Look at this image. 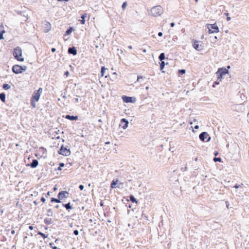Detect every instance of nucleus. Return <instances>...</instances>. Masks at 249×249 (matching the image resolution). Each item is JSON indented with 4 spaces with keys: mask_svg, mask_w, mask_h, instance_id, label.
I'll return each mask as SVG.
<instances>
[{
    "mask_svg": "<svg viewBox=\"0 0 249 249\" xmlns=\"http://www.w3.org/2000/svg\"><path fill=\"white\" fill-rule=\"evenodd\" d=\"M13 55L14 58L18 61H24V58L22 57V51L20 47L17 46L13 49Z\"/></svg>",
    "mask_w": 249,
    "mask_h": 249,
    "instance_id": "obj_1",
    "label": "nucleus"
},
{
    "mask_svg": "<svg viewBox=\"0 0 249 249\" xmlns=\"http://www.w3.org/2000/svg\"><path fill=\"white\" fill-rule=\"evenodd\" d=\"M27 69V67L26 66H20L18 64L14 65L12 67V71L15 74L21 73L26 71Z\"/></svg>",
    "mask_w": 249,
    "mask_h": 249,
    "instance_id": "obj_2",
    "label": "nucleus"
},
{
    "mask_svg": "<svg viewBox=\"0 0 249 249\" xmlns=\"http://www.w3.org/2000/svg\"><path fill=\"white\" fill-rule=\"evenodd\" d=\"M228 73L229 71L225 67L218 68L215 73L217 78L219 79V81H222L223 79V76Z\"/></svg>",
    "mask_w": 249,
    "mask_h": 249,
    "instance_id": "obj_3",
    "label": "nucleus"
},
{
    "mask_svg": "<svg viewBox=\"0 0 249 249\" xmlns=\"http://www.w3.org/2000/svg\"><path fill=\"white\" fill-rule=\"evenodd\" d=\"M162 8L160 6H156L151 8L150 10V13L152 16L154 17L159 16L161 15L162 12Z\"/></svg>",
    "mask_w": 249,
    "mask_h": 249,
    "instance_id": "obj_4",
    "label": "nucleus"
},
{
    "mask_svg": "<svg viewBox=\"0 0 249 249\" xmlns=\"http://www.w3.org/2000/svg\"><path fill=\"white\" fill-rule=\"evenodd\" d=\"M207 27L208 29L209 34L217 33L219 32V28L216 23L213 24H207Z\"/></svg>",
    "mask_w": 249,
    "mask_h": 249,
    "instance_id": "obj_5",
    "label": "nucleus"
},
{
    "mask_svg": "<svg viewBox=\"0 0 249 249\" xmlns=\"http://www.w3.org/2000/svg\"><path fill=\"white\" fill-rule=\"evenodd\" d=\"M58 153L59 154L64 156H68L71 154L70 149L68 148L67 147L64 146L63 144L61 146L60 149L58 151Z\"/></svg>",
    "mask_w": 249,
    "mask_h": 249,
    "instance_id": "obj_6",
    "label": "nucleus"
},
{
    "mask_svg": "<svg viewBox=\"0 0 249 249\" xmlns=\"http://www.w3.org/2000/svg\"><path fill=\"white\" fill-rule=\"evenodd\" d=\"M42 90L43 89L42 88H39L38 89L35 90L32 94L31 99L38 102L40 99Z\"/></svg>",
    "mask_w": 249,
    "mask_h": 249,
    "instance_id": "obj_7",
    "label": "nucleus"
},
{
    "mask_svg": "<svg viewBox=\"0 0 249 249\" xmlns=\"http://www.w3.org/2000/svg\"><path fill=\"white\" fill-rule=\"evenodd\" d=\"M199 139L203 142H209L211 141V137L209 136L207 132H202L199 135Z\"/></svg>",
    "mask_w": 249,
    "mask_h": 249,
    "instance_id": "obj_8",
    "label": "nucleus"
},
{
    "mask_svg": "<svg viewBox=\"0 0 249 249\" xmlns=\"http://www.w3.org/2000/svg\"><path fill=\"white\" fill-rule=\"evenodd\" d=\"M123 101L125 103H134L136 102L137 99L135 97L128 96L126 95H123L122 96Z\"/></svg>",
    "mask_w": 249,
    "mask_h": 249,
    "instance_id": "obj_9",
    "label": "nucleus"
},
{
    "mask_svg": "<svg viewBox=\"0 0 249 249\" xmlns=\"http://www.w3.org/2000/svg\"><path fill=\"white\" fill-rule=\"evenodd\" d=\"M69 195V193L68 192L66 191H61L58 193L57 197H59L60 200L61 201L63 199L67 198Z\"/></svg>",
    "mask_w": 249,
    "mask_h": 249,
    "instance_id": "obj_10",
    "label": "nucleus"
},
{
    "mask_svg": "<svg viewBox=\"0 0 249 249\" xmlns=\"http://www.w3.org/2000/svg\"><path fill=\"white\" fill-rule=\"evenodd\" d=\"M44 32L45 33H48L51 30L52 28V25L51 23L47 21H44Z\"/></svg>",
    "mask_w": 249,
    "mask_h": 249,
    "instance_id": "obj_11",
    "label": "nucleus"
},
{
    "mask_svg": "<svg viewBox=\"0 0 249 249\" xmlns=\"http://www.w3.org/2000/svg\"><path fill=\"white\" fill-rule=\"evenodd\" d=\"M193 42V48L198 51H200L202 49V48H200L199 43L201 42L200 41H198L197 40L193 39L192 40Z\"/></svg>",
    "mask_w": 249,
    "mask_h": 249,
    "instance_id": "obj_12",
    "label": "nucleus"
},
{
    "mask_svg": "<svg viewBox=\"0 0 249 249\" xmlns=\"http://www.w3.org/2000/svg\"><path fill=\"white\" fill-rule=\"evenodd\" d=\"M38 165V161L36 159H33L32 162L26 164V166L32 168H36Z\"/></svg>",
    "mask_w": 249,
    "mask_h": 249,
    "instance_id": "obj_13",
    "label": "nucleus"
},
{
    "mask_svg": "<svg viewBox=\"0 0 249 249\" xmlns=\"http://www.w3.org/2000/svg\"><path fill=\"white\" fill-rule=\"evenodd\" d=\"M68 53L73 55H76L77 54V51L75 47L72 46L68 48Z\"/></svg>",
    "mask_w": 249,
    "mask_h": 249,
    "instance_id": "obj_14",
    "label": "nucleus"
},
{
    "mask_svg": "<svg viewBox=\"0 0 249 249\" xmlns=\"http://www.w3.org/2000/svg\"><path fill=\"white\" fill-rule=\"evenodd\" d=\"M120 122L122 124L123 129H126L128 126L129 122L128 120L125 118H122L121 119Z\"/></svg>",
    "mask_w": 249,
    "mask_h": 249,
    "instance_id": "obj_15",
    "label": "nucleus"
},
{
    "mask_svg": "<svg viewBox=\"0 0 249 249\" xmlns=\"http://www.w3.org/2000/svg\"><path fill=\"white\" fill-rule=\"evenodd\" d=\"M66 119L69 120L70 121H76L78 119V116L77 115H71L70 114L66 115L65 116H63Z\"/></svg>",
    "mask_w": 249,
    "mask_h": 249,
    "instance_id": "obj_16",
    "label": "nucleus"
},
{
    "mask_svg": "<svg viewBox=\"0 0 249 249\" xmlns=\"http://www.w3.org/2000/svg\"><path fill=\"white\" fill-rule=\"evenodd\" d=\"M119 180L118 179H113L110 184V187L112 189L119 188V185H117Z\"/></svg>",
    "mask_w": 249,
    "mask_h": 249,
    "instance_id": "obj_17",
    "label": "nucleus"
},
{
    "mask_svg": "<svg viewBox=\"0 0 249 249\" xmlns=\"http://www.w3.org/2000/svg\"><path fill=\"white\" fill-rule=\"evenodd\" d=\"M74 30V29L73 27H71V26L69 27L67 29L66 31L65 32L64 36H68V35H70L72 33V32Z\"/></svg>",
    "mask_w": 249,
    "mask_h": 249,
    "instance_id": "obj_18",
    "label": "nucleus"
},
{
    "mask_svg": "<svg viewBox=\"0 0 249 249\" xmlns=\"http://www.w3.org/2000/svg\"><path fill=\"white\" fill-rule=\"evenodd\" d=\"M87 17V13H84V14H82L81 15V19L79 20V21L80 22V23L81 24H85V23L86 22L85 18Z\"/></svg>",
    "mask_w": 249,
    "mask_h": 249,
    "instance_id": "obj_19",
    "label": "nucleus"
},
{
    "mask_svg": "<svg viewBox=\"0 0 249 249\" xmlns=\"http://www.w3.org/2000/svg\"><path fill=\"white\" fill-rule=\"evenodd\" d=\"M129 199H126V200L127 202H129V200H130L132 203H134L136 204L138 203V200L137 199L134 197V196L133 195H130L129 196Z\"/></svg>",
    "mask_w": 249,
    "mask_h": 249,
    "instance_id": "obj_20",
    "label": "nucleus"
},
{
    "mask_svg": "<svg viewBox=\"0 0 249 249\" xmlns=\"http://www.w3.org/2000/svg\"><path fill=\"white\" fill-rule=\"evenodd\" d=\"M62 206L65 207L67 210L70 211V210H72L73 208L70 202H68L67 203H63Z\"/></svg>",
    "mask_w": 249,
    "mask_h": 249,
    "instance_id": "obj_21",
    "label": "nucleus"
},
{
    "mask_svg": "<svg viewBox=\"0 0 249 249\" xmlns=\"http://www.w3.org/2000/svg\"><path fill=\"white\" fill-rule=\"evenodd\" d=\"M0 100L2 103L6 101V94L4 92L0 93Z\"/></svg>",
    "mask_w": 249,
    "mask_h": 249,
    "instance_id": "obj_22",
    "label": "nucleus"
},
{
    "mask_svg": "<svg viewBox=\"0 0 249 249\" xmlns=\"http://www.w3.org/2000/svg\"><path fill=\"white\" fill-rule=\"evenodd\" d=\"M50 200H51L50 201L51 203L55 202V203H59L61 202L59 197H57V198H54V197H51Z\"/></svg>",
    "mask_w": 249,
    "mask_h": 249,
    "instance_id": "obj_23",
    "label": "nucleus"
},
{
    "mask_svg": "<svg viewBox=\"0 0 249 249\" xmlns=\"http://www.w3.org/2000/svg\"><path fill=\"white\" fill-rule=\"evenodd\" d=\"M44 222L46 225H50L52 223V220L50 218H46L44 220Z\"/></svg>",
    "mask_w": 249,
    "mask_h": 249,
    "instance_id": "obj_24",
    "label": "nucleus"
},
{
    "mask_svg": "<svg viewBox=\"0 0 249 249\" xmlns=\"http://www.w3.org/2000/svg\"><path fill=\"white\" fill-rule=\"evenodd\" d=\"M2 89L5 90L9 89L11 88V86L8 84L4 83L2 86Z\"/></svg>",
    "mask_w": 249,
    "mask_h": 249,
    "instance_id": "obj_25",
    "label": "nucleus"
},
{
    "mask_svg": "<svg viewBox=\"0 0 249 249\" xmlns=\"http://www.w3.org/2000/svg\"><path fill=\"white\" fill-rule=\"evenodd\" d=\"M106 68L105 66H102L101 69L100 75L101 77H103L105 75V73L106 70Z\"/></svg>",
    "mask_w": 249,
    "mask_h": 249,
    "instance_id": "obj_26",
    "label": "nucleus"
},
{
    "mask_svg": "<svg viewBox=\"0 0 249 249\" xmlns=\"http://www.w3.org/2000/svg\"><path fill=\"white\" fill-rule=\"evenodd\" d=\"M165 59V55L164 53H161L159 56V59L160 61H163V60Z\"/></svg>",
    "mask_w": 249,
    "mask_h": 249,
    "instance_id": "obj_27",
    "label": "nucleus"
},
{
    "mask_svg": "<svg viewBox=\"0 0 249 249\" xmlns=\"http://www.w3.org/2000/svg\"><path fill=\"white\" fill-rule=\"evenodd\" d=\"M65 166V164L63 162H59V166L57 168H55V170L56 171V170H58V171H61L62 170V168L64 167Z\"/></svg>",
    "mask_w": 249,
    "mask_h": 249,
    "instance_id": "obj_28",
    "label": "nucleus"
},
{
    "mask_svg": "<svg viewBox=\"0 0 249 249\" xmlns=\"http://www.w3.org/2000/svg\"><path fill=\"white\" fill-rule=\"evenodd\" d=\"M186 72V70L185 69H179L178 70V75L179 76L185 74Z\"/></svg>",
    "mask_w": 249,
    "mask_h": 249,
    "instance_id": "obj_29",
    "label": "nucleus"
},
{
    "mask_svg": "<svg viewBox=\"0 0 249 249\" xmlns=\"http://www.w3.org/2000/svg\"><path fill=\"white\" fill-rule=\"evenodd\" d=\"M37 234L40 235L44 239H46L48 237V235H47L40 231H38Z\"/></svg>",
    "mask_w": 249,
    "mask_h": 249,
    "instance_id": "obj_30",
    "label": "nucleus"
},
{
    "mask_svg": "<svg viewBox=\"0 0 249 249\" xmlns=\"http://www.w3.org/2000/svg\"><path fill=\"white\" fill-rule=\"evenodd\" d=\"M165 65V63L164 61H161L160 63V71H162V70L164 68Z\"/></svg>",
    "mask_w": 249,
    "mask_h": 249,
    "instance_id": "obj_31",
    "label": "nucleus"
},
{
    "mask_svg": "<svg viewBox=\"0 0 249 249\" xmlns=\"http://www.w3.org/2000/svg\"><path fill=\"white\" fill-rule=\"evenodd\" d=\"M5 32V31L4 29H0V40L3 39L4 38L3 35Z\"/></svg>",
    "mask_w": 249,
    "mask_h": 249,
    "instance_id": "obj_32",
    "label": "nucleus"
},
{
    "mask_svg": "<svg viewBox=\"0 0 249 249\" xmlns=\"http://www.w3.org/2000/svg\"><path fill=\"white\" fill-rule=\"evenodd\" d=\"M213 160L215 162H221L222 161V159L220 157H216L213 158Z\"/></svg>",
    "mask_w": 249,
    "mask_h": 249,
    "instance_id": "obj_33",
    "label": "nucleus"
},
{
    "mask_svg": "<svg viewBox=\"0 0 249 249\" xmlns=\"http://www.w3.org/2000/svg\"><path fill=\"white\" fill-rule=\"evenodd\" d=\"M221 81H219V79L217 78V80L213 82L212 87L213 88H215L216 86L219 85Z\"/></svg>",
    "mask_w": 249,
    "mask_h": 249,
    "instance_id": "obj_34",
    "label": "nucleus"
},
{
    "mask_svg": "<svg viewBox=\"0 0 249 249\" xmlns=\"http://www.w3.org/2000/svg\"><path fill=\"white\" fill-rule=\"evenodd\" d=\"M47 215L48 216H51L53 215V211L51 209L47 210Z\"/></svg>",
    "mask_w": 249,
    "mask_h": 249,
    "instance_id": "obj_35",
    "label": "nucleus"
},
{
    "mask_svg": "<svg viewBox=\"0 0 249 249\" xmlns=\"http://www.w3.org/2000/svg\"><path fill=\"white\" fill-rule=\"evenodd\" d=\"M36 101L31 99V106L34 108L36 107Z\"/></svg>",
    "mask_w": 249,
    "mask_h": 249,
    "instance_id": "obj_36",
    "label": "nucleus"
},
{
    "mask_svg": "<svg viewBox=\"0 0 249 249\" xmlns=\"http://www.w3.org/2000/svg\"><path fill=\"white\" fill-rule=\"evenodd\" d=\"M224 15L227 17L226 19H227V21L231 20V17H229V13H228V12L224 13Z\"/></svg>",
    "mask_w": 249,
    "mask_h": 249,
    "instance_id": "obj_37",
    "label": "nucleus"
},
{
    "mask_svg": "<svg viewBox=\"0 0 249 249\" xmlns=\"http://www.w3.org/2000/svg\"><path fill=\"white\" fill-rule=\"evenodd\" d=\"M53 243L51 242L49 243V246L52 248V249H57V248L56 246H53Z\"/></svg>",
    "mask_w": 249,
    "mask_h": 249,
    "instance_id": "obj_38",
    "label": "nucleus"
},
{
    "mask_svg": "<svg viewBox=\"0 0 249 249\" xmlns=\"http://www.w3.org/2000/svg\"><path fill=\"white\" fill-rule=\"evenodd\" d=\"M127 5V2H126V1H125V2H123V4H122V9H123V10H124V9L126 8V7Z\"/></svg>",
    "mask_w": 249,
    "mask_h": 249,
    "instance_id": "obj_39",
    "label": "nucleus"
},
{
    "mask_svg": "<svg viewBox=\"0 0 249 249\" xmlns=\"http://www.w3.org/2000/svg\"><path fill=\"white\" fill-rule=\"evenodd\" d=\"M188 170V168L187 166H185L184 167H182L181 169H180V170L182 172H184V171H187Z\"/></svg>",
    "mask_w": 249,
    "mask_h": 249,
    "instance_id": "obj_40",
    "label": "nucleus"
},
{
    "mask_svg": "<svg viewBox=\"0 0 249 249\" xmlns=\"http://www.w3.org/2000/svg\"><path fill=\"white\" fill-rule=\"evenodd\" d=\"M69 75H70V72L68 71H65V72L64 73V76L68 77Z\"/></svg>",
    "mask_w": 249,
    "mask_h": 249,
    "instance_id": "obj_41",
    "label": "nucleus"
},
{
    "mask_svg": "<svg viewBox=\"0 0 249 249\" xmlns=\"http://www.w3.org/2000/svg\"><path fill=\"white\" fill-rule=\"evenodd\" d=\"M142 78H143V76H142L139 75L137 76V81H138V82H140V79H142Z\"/></svg>",
    "mask_w": 249,
    "mask_h": 249,
    "instance_id": "obj_42",
    "label": "nucleus"
},
{
    "mask_svg": "<svg viewBox=\"0 0 249 249\" xmlns=\"http://www.w3.org/2000/svg\"><path fill=\"white\" fill-rule=\"evenodd\" d=\"M73 234L75 235H78L79 234V231L77 230H75L73 231Z\"/></svg>",
    "mask_w": 249,
    "mask_h": 249,
    "instance_id": "obj_43",
    "label": "nucleus"
},
{
    "mask_svg": "<svg viewBox=\"0 0 249 249\" xmlns=\"http://www.w3.org/2000/svg\"><path fill=\"white\" fill-rule=\"evenodd\" d=\"M84 186L83 184H80V185H79V189L81 191L83 190L84 189Z\"/></svg>",
    "mask_w": 249,
    "mask_h": 249,
    "instance_id": "obj_44",
    "label": "nucleus"
},
{
    "mask_svg": "<svg viewBox=\"0 0 249 249\" xmlns=\"http://www.w3.org/2000/svg\"><path fill=\"white\" fill-rule=\"evenodd\" d=\"M40 200H41V201L42 203H45V201H46V199H45V198L44 197H43V196H42V197H41V199H40Z\"/></svg>",
    "mask_w": 249,
    "mask_h": 249,
    "instance_id": "obj_45",
    "label": "nucleus"
},
{
    "mask_svg": "<svg viewBox=\"0 0 249 249\" xmlns=\"http://www.w3.org/2000/svg\"><path fill=\"white\" fill-rule=\"evenodd\" d=\"M241 186L240 185L238 184H235V185L233 186L234 188H236V189H238Z\"/></svg>",
    "mask_w": 249,
    "mask_h": 249,
    "instance_id": "obj_46",
    "label": "nucleus"
},
{
    "mask_svg": "<svg viewBox=\"0 0 249 249\" xmlns=\"http://www.w3.org/2000/svg\"><path fill=\"white\" fill-rule=\"evenodd\" d=\"M225 204H226V207L229 209V206H230L229 202L228 201H225Z\"/></svg>",
    "mask_w": 249,
    "mask_h": 249,
    "instance_id": "obj_47",
    "label": "nucleus"
},
{
    "mask_svg": "<svg viewBox=\"0 0 249 249\" xmlns=\"http://www.w3.org/2000/svg\"><path fill=\"white\" fill-rule=\"evenodd\" d=\"M126 206L129 208H131L132 207V205L131 204H130L129 203H127L126 204Z\"/></svg>",
    "mask_w": 249,
    "mask_h": 249,
    "instance_id": "obj_48",
    "label": "nucleus"
},
{
    "mask_svg": "<svg viewBox=\"0 0 249 249\" xmlns=\"http://www.w3.org/2000/svg\"><path fill=\"white\" fill-rule=\"evenodd\" d=\"M66 92H64L63 93H62L61 94V96H62V97L64 99H66Z\"/></svg>",
    "mask_w": 249,
    "mask_h": 249,
    "instance_id": "obj_49",
    "label": "nucleus"
},
{
    "mask_svg": "<svg viewBox=\"0 0 249 249\" xmlns=\"http://www.w3.org/2000/svg\"><path fill=\"white\" fill-rule=\"evenodd\" d=\"M219 153L217 151H215L213 153V155H214L215 157L218 155Z\"/></svg>",
    "mask_w": 249,
    "mask_h": 249,
    "instance_id": "obj_50",
    "label": "nucleus"
},
{
    "mask_svg": "<svg viewBox=\"0 0 249 249\" xmlns=\"http://www.w3.org/2000/svg\"><path fill=\"white\" fill-rule=\"evenodd\" d=\"M52 193V192H50V191H48L46 194V197H48V196H50V194Z\"/></svg>",
    "mask_w": 249,
    "mask_h": 249,
    "instance_id": "obj_51",
    "label": "nucleus"
},
{
    "mask_svg": "<svg viewBox=\"0 0 249 249\" xmlns=\"http://www.w3.org/2000/svg\"><path fill=\"white\" fill-rule=\"evenodd\" d=\"M74 102L75 103H78L79 101V100L78 98H75L74 99Z\"/></svg>",
    "mask_w": 249,
    "mask_h": 249,
    "instance_id": "obj_52",
    "label": "nucleus"
},
{
    "mask_svg": "<svg viewBox=\"0 0 249 249\" xmlns=\"http://www.w3.org/2000/svg\"><path fill=\"white\" fill-rule=\"evenodd\" d=\"M142 217L143 218H144V219H147V220L148 219H147V217L146 216V215H145V214H144V213H142Z\"/></svg>",
    "mask_w": 249,
    "mask_h": 249,
    "instance_id": "obj_53",
    "label": "nucleus"
},
{
    "mask_svg": "<svg viewBox=\"0 0 249 249\" xmlns=\"http://www.w3.org/2000/svg\"><path fill=\"white\" fill-rule=\"evenodd\" d=\"M158 36H162V35H163V34L161 32H160L158 33Z\"/></svg>",
    "mask_w": 249,
    "mask_h": 249,
    "instance_id": "obj_54",
    "label": "nucleus"
},
{
    "mask_svg": "<svg viewBox=\"0 0 249 249\" xmlns=\"http://www.w3.org/2000/svg\"><path fill=\"white\" fill-rule=\"evenodd\" d=\"M51 51L52 53H54L56 51V49L54 48H52L51 49Z\"/></svg>",
    "mask_w": 249,
    "mask_h": 249,
    "instance_id": "obj_55",
    "label": "nucleus"
},
{
    "mask_svg": "<svg viewBox=\"0 0 249 249\" xmlns=\"http://www.w3.org/2000/svg\"><path fill=\"white\" fill-rule=\"evenodd\" d=\"M58 1L60 2H68L69 0H57Z\"/></svg>",
    "mask_w": 249,
    "mask_h": 249,
    "instance_id": "obj_56",
    "label": "nucleus"
},
{
    "mask_svg": "<svg viewBox=\"0 0 249 249\" xmlns=\"http://www.w3.org/2000/svg\"><path fill=\"white\" fill-rule=\"evenodd\" d=\"M175 23H174V22H171V23H170V26H171V27H174V26H175Z\"/></svg>",
    "mask_w": 249,
    "mask_h": 249,
    "instance_id": "obj_57",
    "label": "nucleus"
},
{
    "mask_svg": "<svg viewBox=\"0 0 249 249\" xmlns=\"http://www.w3.org/2000/svg\"><path fill=\"white\" fill-rule=\"evenodd\" d=\"M100 205L101 206V207H103L104 206V202L101 201H100Z\"/></svg>",
    "mask_w": 249,
    "mask_h": 249,
    "instance_id": "obj_58",
    "label": "nucleus"
},
{
    "mask_svg": "<svg viewBox=\"0 0 249 249\" xmlns=\"http://www.w3.org/2000/svg\"><path fill=\"white\" fill-rule=\"evenodd\" d=\"M29 229L30 230H33L34 229V227L33 226H29Z\"/></svg>",
    "mask_w": 249,
    "mask_h": 249,
    "instance_id": "obj_59",
    "label": "nucleus"
},
{
    "mask_svg": "<svg viewBox=\"0 0 249 249\" xmlns=\"http://www.w3.org/2000/svg\"><path fill=\"white\" fill-rule=\"evenodd\" d=\"M4 209H0V214H2L3 213Z\"/></svg>",
    "mask_w": 249,
    "mask_h": 249,
    "instance_id": "obj_60",
    "label": "nucleus"
},
{
    "mask_svg": "<svg viewBox=\"0 0 249 249\" xmlns=\"http://www.w3.org/2000/svg\"><path fill=\"white\" fill-rule=\"evenodd\" d=\"M11 233L12 234H14L15 233V231L14 230H12L11 231Z\"/></svg>",
    "mask_w": 249,
    "mask_h": 249,
    "instance_id": "obj_61",
    "label": "nucleus"
},
{
    "mask_svg": "<svg viewBox=\"0 0 249 249\" xmlns=\"http://www.w3.org/2000/svg\"><path fill=\"white\" fill-rule=\"evenodd\" d=\"M199 128V126L198 125H196L195 126H194V129H197Z\"/></svg>",
    "mask_w": 249,
    "mask_h": 249,
    "instance_id": "obj_62",
    "label": "nucleus"
},
{
    "mask_svg": "<svg viewBox=\"0 0 249 249\" xmlns=\"http://www.w3.org/2000/svg\"><path fill=\"white\" fill-rule=\"evenodd\" d=\"M60 207V206L59 205H56L55 206V208H56V209H58Z\"/></svg>",
    "mask_w": 249,
    "mask_h": 249,
    "instance_id": "obj_63",
    "label": "nucleus"
},
{
    "mask_svg": "<svg viewBox=\"0 0 249 249\" xmlns=\"http://www.w3.org/2000/svg\"><path fill=\"white\" fill-rule=\"evenodd\" d=\"M227 68H226L227 69H228V70L229 71V69H230L231 68V66L230 65H228L227 66Z\"/></svg>",
    "mask_w": 249,
    "mask_h": 249,
    "instance_id": "obj_64",
    "label": "nucleus"
}]
</instances>
